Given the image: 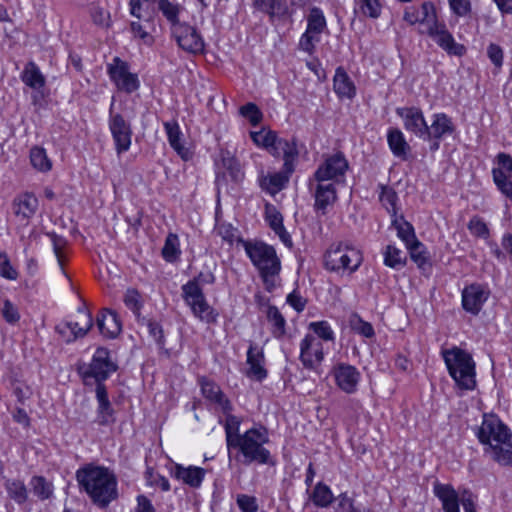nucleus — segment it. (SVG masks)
<instances>
[{
	"label": "nucleus",
	"mask_w": 512,
	"mask_h": 512,
	"mask_svg": "<svg viewBox=\"0 0 512 512\" xmlns=\"http://www.w3.org/2000/svg\"><path fill=\"white\" fill-rule=\"evenodd\" d=\"M484 453L501 466L512 467V432L495 414H484L476 430Z\"/></svg>",
	"instance_id": "nucleus-1"
},
{
	"label": "nucleus",
	"mask_w": 512,
	"mask_h": 512,
	"mask_svg": "<svg viewBox=\"0 0 512 512\" xmlns=\"http://www.w3.org/2000/svg\"><path fill=\"white\" fill-rule=\"evenodd\" d=\"M76 479L79 487L100 508L107 507L118 496L117 479L106 467L87 464L76 471Z\"/></svg>",
	"instance_id": "nucleus-2"
},
{
	"label": "nucleus",
	"mask_w": 512,
	"mask_h": 512,
	"mask_svg": "<svg viewBox=\"0 0 512 512\" xmlns=\"http://www.w3.org/2000/svg\"><path fill=\"white\" fill-rule=\"evenodd\" d=\"M269 442L268 431L265 427L251 428L238 437L231 446L237 451L235 459L244 464L275 465L268 449L264 447Z\"/></svg>",
	"instance_id": "nucleus-3"
},
{
	"label": "nucleus",
	"mask_w": 512,
	"mask_h": 512,
	"mask_svg": "<svg viewBox=\"0 0 512 512\" xmlns=\"http://www.w3.org/2000/svg\"><path fill=\"white\" fill-rule=\"evenodd\" d=\"M442 356L456 385L464 390H473L476 387V365L471 354L454 346L443 350Z\"/></svg>",
	"instance_id": "nucleus-4"
},
{
	"label": "nucleus",
	"mask_w": 512,
	"mask_h": 512,
	"mask_svg": "<svg viewBox=\"0 0 512 512\" xmlns=\"http://www.w3.org/2000/svg\"><path fill=\"white\" fill-rule=\"evenodd\" d=\"M361 252L347 242L332 243L323 257L324 268L338 275H351L362 264Z\"/></svg>",
	"instance_id": "nucleus-5"
},
{
	"label": "nucleus",
	"mask_w": 512,
	"mask_h": 512,
	"mask_svg": "<svg viewBox=\"0 0 512 512\" xmlns=\"http://www.w3.org/2000/svg\"><path fill=\"white\" fill-rule=\"evenodd\" d=\"M244 250L252 264L258 269L264 283L268 286L270 279L278 275L281 262L274 247L261 241H244Z\"/></svg>",
	"instance_id": "nucleus-6"
},
{
	"label": "nucleus",
	"mask_w": 512,
	"mask_h": 512,
	"mask_svg": "<svg viewBox=\"0 0 512 512\" xmlns=\"http://www.w3.org/2000/svg\"><path fill=\"white\" fill-rule=\"evenodd\" d=\"M251 138L256 145L267 149L274 157H282L283 161H285V168L289 172H294L295 162L299 155L294 139L279 138L275 132L264 129L251 132Z\"/></svg>",
	"instance_id": "nucleus-7"
},
{
	"label": "nucleus",
	"mask_w": 512,
	"mask_h": 512,
	"mask_svg": "<svg viewBox=\"0 0 512 512\" xmlns=\"http://www.w3.org/2000/svg\"><path fill=\"white\" fill-rule=\"evenodd\" d=\"M433 492L440 500L443 512H460V503L465 512H477L474 496L469 490H464L459 496L452 485L435 482Z\"/></svg>",
	"instance_id": "nucleus-8"
},
{
	"label": "nucleus",
	"mask_w": 512,
	"mask_h": 512,
	"mask_svg": "<svg viewBox=\"0 0 512 512\" xmlns=\"http://www.w3.org/2000/svg\"><path fill=\"white\" fill-rule=\"evenodd\" d=\"M182 297L193 315L207 324L217 322L218 312L209 305L201 287L194 284L182 286Z\"/></svg>",
	"instance_id": "nucleus-9"
},
{
	"label": "nucleus",
	"mask_w": 512,
	"mask_h": 512,
	"mask_svg": "<svg viewBox=\"0 0 512 512\" xmlns=\"http://www.w3.org/2000/svg\"><path fill=\"white\" fill-rule=\"evenodd\" d=\"M117 365L110 359V352L104 347L96 349L91 363L87 368L81 371L85 384H89L90 379H94L97 385H104V381L117 370Z\"/></svg>",
	"instance_id": "nucleus-10"
},
{
	"label": "nucleus",
	"mask_w": 512,
	"mask_h": 512,
	"mask_svg": "<svg viewBox=\"0 0 512 512\" xmlns=\"http://www.w3.org/2000/svg\"><path fill=\"white\" fill-rule=\"evenodd\" d=\"M349 164L344 154L337 152L325 158L311 177L319 181L340 183L344 181Z\"/></svg>",
	"instance_id": "nucleus-11"
},
{
	"label": "nucleus",
	"mask_w": 512,
	"mask_h": 512,
	"mask_svg": "<svg viewBox=\"0 0 512 512\" xmlns=\"http://www.w3.org/2000/svg\"><path fill=\"white\" fill-rule=\"evenodd\" d=\"M114 102L115 100L112 98L109 108L108 125L115 144V150L120 155L128 151L131 146L132 128L131 124L125 120L122 114L113 112Z\"/></svg>",
	"instance_id": "nucleus-12"
},
{
	"label": "nucleus",
	"mask_w": 512,
	"mask_h": 512,
	"mask_svg": "<svg viewBox=\"0 0 512 512\" xmlns=\"http://www.w3.org/2000/svg\"><path fill=\"white\" fill-rule=\"evenodd\" d=\"M308 188L314 197V210L325 215L329 207L337 201V189L334 182L319 181L313 177L308 179Z\"/></svg>",
	"instance_id": "nucleus-13"
},
{
	"label": "nucleus",
	"mask_w": 512,
	"mask_h": 512,
	"mask_svg": "<svg viewBox=\"0 0 512 512\" xmlns=\"http://www.w3.org/2000/svg\"><path fill=\"white\" fill-rule=\"evenodd\" d=\"M171 35L184 51L191 54L204 52L205 42L196 27L183 22L171 30Z\"/></svg>",
	"instance_id": "nucleus-14"
},
{
	"label": "nucleus",
	"mask_w": 512,
	"mask_h": 512,
	"mask_svg": "<svg viewBox=\"0 0 512 512\" xmlns=\"http://www.w3.org/2000/svg\"><path fill=\"white\" fill-rule=\"evenodd\" d=\"M92 325L91 313L87 308L80 307L77 311V320L63 322L56 327V330L65 338L66 342H72L77 338L84 337Z\"/></svg>",
	"instance_id": "nucleus-15"
},
{
	"label": "nucleus",
	"mask_w": 512,
	"mask_h": 512,
	"mask_svg": "<svg viewBox=\"0 0 512 512\" xmlns=\"http://www.w3.org/2000/svg\"><path fill=\"white\" fill-rule=\"evenodd\" d=\"M107 72L119 90L129 94L138 90L140 82L137 74L129 72L128 64L120 58H114L113 63L108 65Z\"/></svg>",
	"instance_id": "nucleus-16"
},
{
	"label": "nucleus",
	"mask_w": 512,
	"mask_h": 512,
	"mask_svg": "<svg viewBox=\"0 0 512 512\" xmlns=\"http://www.w3.org/2000/svg\"><path fill=\"white\" fill-rule=\"evenodd\" d=\"M498 167L492 169V177L499 191L512 200V157L506 153L496 156Z\"/></svg>",
	"instance_id": "nucleus-17"
},
{
	"label": "nucleus",
	"mask_w": 512,
	"mask_h": 512,
	"mask_svg": "<svg viewBox=\"0 0 512 512\" xmlns=\"http://www.w3.org/2000/svg\"><path fill=\"white\" fill-rule=\"evenodd\" d=\"M461 296L463 309L466 312L476 316L479 314L483 305L488 300L490 296V290L485 285L472 283L462 290Z\"/></svg>",
	"instance_id": "nucleus-18"
},
{
	"label": "nucleus",
	"mask_w": 512,
	"mask_h": 512,
	"mask_svg": "<svg viewBox=\"0 0 512 512\" xmlns=\"http://www.w3.org/2000/svg\"><path fill=\"white\" fill-rule=\"evenodd\" d=\"M421 33L429 35L439 47L450 55L462 56L465 53V47L454 40L452 34L448 31L445 23L439 22L429 30H420Z\"/></svg>",
	"instance_id": "nucleus-19"
},
{
	"label": "nucleus",
	"mask_w": 512,
	"mask_h": 512,
	"mask_svg": "<svg viewBox=\"0 0 512 512\" xmlns=\"http://www.w3.org/2000/svg\"><path fill=\"white\" fill-rule=\"evenodd\" d=\"M38 208V198L32 192H22L16 195L11 204L12 213L24 225L29 224Z\"/></svg>",
	"instance_id": "nucleus-20"
},
{
	"label": "nucleus",
	"mask_w": 512,
	"mask_h": 512,
	"mask_svg": "<svg viewBox=\"0 0 512 512\" xmlns=\"http://www.w3.org/2000/svg\"><path fill=\"white\" fill-rule=\"evenodd\" d=\"M332 375L339 389L347 394H353L361 378V374L355 366L346 363H338L332 369Z\"/></svg>",
	"instance_id": "nucleus-21"
},
{
	"label": "nucleus",
	"mask_w": 512,
	"mask_h": 512,
	"mask_svg": "<svg viewBox=\"0 0 512 512\" xmlns=\"http://www.w3.org/2000/svg\"><path fill=\"white\" fill-rule=\"evenodd\" d=\"M324 359L323 344L314 335L307 334L300 343V361L307 369H314Z\"/></svg>",
	"instance_id": "nucleus-22"
},
{
	"label": "nucleus",
	"mask_w": 512,
	"mask_h": 512,
	"mask_svg": "<svg viewBox=\"0 0 512 512\" xmlns=\"http://www.w3.org/2000/svg\"><path fill=\"white\" fill-rule=\"evenodd\" d=\"M396 114L403 120L404 128L415 136L424 140L427 123L423 112L418 107H400Z\"/></svg>",
	"instance_id": "nucleus-23"
},
{
	"label": "nucleus",
	"mask_w": 512,
	"mask_h": 512,
	"mask_svg": "<svg viewBox=\"0 0 512 512\" xmlns=\"http://www.w3.org/2000/svg\"><path fill=\"white\" fill-rule=\"evenodd\" d=\"M199 384L203 397L213 404L216 410L221 411L223 414H227L232 410L230 400L222 392L218 384L205 377L199 379Z\"/></svg>",
	"instance_id": "nucleus-24"
},
{
	"label": "nucleus",
	"mask_w": 512,
	"mask_h": 512,
	"mask_svg": "<svg viewBox=\"0 0 512 512\" xmlns=\"http://www.w3.org/2000/svg\"><path fill=\"white\" fill-rule=\"evenodd\" d=\"M246 363L248 369L245 375L248 378L261 382L267 377L268 372L264 367L265 357L263 350L253 343L248 348Z\"/></svg>",
	"instance_id": "nucleus-25"
},
{
	"label": "nucleus",
	"mask_w": 512,
	"mask_h": 512,
	"mask_svg": "<svg viewBox=\"0 0 512 512\" xmlns=\"http://www.w3.org/2000/svg\"><path fill=\"white\" fill-rule=\"evenodd\" d=\"M170 474L173 478L181 481L183 484L197 489L201 486L206 471L198 466H183L182 464H174L170 469Z\"/></svg>",
	"instance_id": "nucleus-26"
},
{
	"label": "nucleus",
	"mask_w": 512,
	"mask_h": 512,
	"mask_svg": "<svg viewBox=\"0 0 512 512\" xmlns=\"http://www.w3.org/2000/svg\"><path fill=\"white\" fill-rule=\"evenodd\" d=\"M455 132L452 119L445 113L432 115L431 124L427 125L424 140H442Z\"/></svg>",
	"instance_id": "nucleus-27"
},
{
	"label": "nucleus",
	"mask_w": 512,
	"mask_h": 512,
	"mask_svg": "<svg viewBox=\"0 0 512 512\" xmlns=\"http://www.w3.org/2000/svg\"><path fill=\"white\" fill-rule=\"evenodd\" d=\"M96 399L98 402L97 416L95 422L99 425L106 426L114 423V410L108 398L105 385H97L95 389Z\"/></svg>",
	"instance_id": "nucleus-28"
},
{
	"label": "nucleus",
	"mask_w": 512,
	"mask_h": 512,
	"mask_svg": "<svg viewBox=\"0 0 512 512\" xmlns=\"http://www.w3.org/2000/svg\"><path fill=\"white\" fill-rule=\"evenodd\" d=\"M252 6L255 10L267 14L272 23L289 15V7L283 0H252Z\"/></svg>",
	"instance_id": "nucleus-29"
},
{
	"label": "nucleus",
	"mask_w": 512,
	"mask_h": 512,
	"mask_svg": "<svg viewBox=\"0 0 512 512\" xmlns=\"http://www.w3.org/2000/svg\"><path fill=\"white\" fill-rule=\"evenodd\" d=\"M99 332L106 338H115L121 331V324L115 312L103 309L96 318Z\"/></svg>",
	"instance_id": "nucleus-30"
},
{
	"label": "nucleus",
	"mask_w": 512,
	"mask_h": 512,
	"mask_svg": "<svg viewBox=\"0 0 512 512\" xmlns=\"http://www.w3.org/2000/svg\"><path fill=\"white\" fill-rule=\"evenodd\" d=\"M292 173L285 168L284 162L282 171L261 177L260 186L269 194L275 195L285 188Z\"/></svg>",
	"instance_id": "nucleus-31"
},
{
	"label": "nucleus",
	"mask_w": 512,
	"mask_h": 512,
	"mask_svg": "<svg viewBox=\"0 0 512 512\" xmlns=\"http://www.w3.org/2000/svg\"><path fill=\"white\" fill-rule=\"evenodd\" d=\"M164 128L170 146L183 160H188L191 157V153L182 143L183 134L180 130L179 124L176 121L165 122Z\"/></svg>",
	"instance_id": "nucleus-32"
},
{
	"label": "nucleus",
	"mask_w": 512,
	"mask_h": 512,
	"mask_svg": "<svg viewBox=\"0 0 512 512\" xmlns=\"http://www.w3.org/2000/svg\"><path fill=\"white\" fill-rule=\"evenodd\" d=\"M333 88L340 98L352 99L356 95V87L343 67H338L333 78Z\"/></svg>",
	"instance_id": "nucleus-33"
},
{
	"label": "nucleus",
	"mask_w": 512,
	"mask_h": 512,
	"mask_svg": "<svg viewBox=\"0 0 512 512\" xmlns=\"http://www.w3.org/2000/svg\"><path fill=\"white\" fill-rule=\"evenodd\" d=\"M266 220L270 228L277 234L280 240L287 246H292V239L290 234L286 231L283 225V217L279 211L273 206L266 208Z\"/></svg>",
	"instance_id": "nucleus-34"
},
{
	"label": "nucleus",
	"mask_w": 512,
	"mask_h": 512,
	"mask_svg": "<svg viewBox=\"0 0 512 512\" xmlns=\"http://www.w3.org/2000/svg\"><path fill=\"white\" fill-rule=\"evenodd\" d=\"M158 10L170 24V31L180 25V15L184 11V7L172 0H157Z\"/></svg>",
	"instance_id": "nucleus-35"
},
{
	"label": "nucleus",
	"mask_w": 512,
	"mask_h": 512,
	"mask_svg": "<svg viewBox=\"0 0 512 512\" xmlns=\"http://www.w3.org/2000/svg\"><path fill=\"white\" fill-rule=\"evenodd\" d=\"M387 142L392 153L399 158L405 159L410 147L405 140L401 130L398 128H391L387 133Z\"/></svg>",
	"instance_id": "nucleus-36"
},
{
	"label": "nucleus",
	"mask_w": 512,
	"mask_h": 512,
	"mask_svg": "<svg viewBox=\"0 0 512 512\" xmlns=\"http://www.w3.org/2000/svg\"><path fill=\"white\" fill-rule=\"evenodd\" d=\"M22 81L32 89L39 90L45 86L46 80L34 62H28L21 74Z\"/></svg>",
	"instance_id": "nucleus-37"
},
{
	"label": "nucleus",
	"mask_w": 512,
	"mask_h": 512,
	"mask_svg": "<svg viewBox=\"0 0 512 512\" xmlns=\"http://www.w3.org/2000/svg\"><path fill=\"white\" fill-rule=\"evenodd\" d=\"M266 318L272 326L271 333L273 337L283 338L286 334V319L280 310L274 305H269L266 310Z\"/></svg>",
	"instance_id": "nucleus-38"
},
{
	"label": "nucleus",
	"mask_w": 512,
	"mask_h": 512,
	"mask_svg": "<svg viewBox=\"0 0 512 512\" xmlns=\"http://www.w3.org/2000/svg\"><path fill=\"white\" fill-rule=\"evenodd\" d=\"M383 261L384 265L395 269L400 270L402 269L406 263H407V256L406 254L396 247L395 245L389 244L383 249Z\"/></svg>",
	"instance_id": "nucleus-39"
},
{
	"label": "nucleus",
	"mask_w": 512,
	"mask_h": 512,
	"mask_svg": "<svg viewBox=\"0 0 512 512\" xmlns=\"http://www.w3.org/2000/svg\"><path fill=\"white\" fill-rule=\"evenodd\" d=\"M409 251L411 260L416 263L420 269H426L430 267V254L425 245L419 240H415L410 245L406 246Z\"/></svg>",
	"instance_id": "nucleus-40"
},
{
	"label": "nucleus",
	"mask_w": 512,
	"mask_h": 512,
	"mask_svg": "<svg viewBox=\"0 0 512 512\" xmlns=\"http://www.w3.org/2000/svg\"><path fill=\"white\" fill-rule=\"evenodd\" d=\"M392 225L397 231V236L405 243L406 246L418 240L415 235L413 226L404 219L402 215L392 217Z\"/></svg>",
	"instance_id": "nucleus-41"
},
{
	"label": "nucleus",
	"mask_w": 512,
	"mask_h": 512,
	"mask_svg": "<svg viewBox=\"0 0 512 512\" xmlns=\"http://www.w3.org/2000/svg\"><path fill=\"white\" fill-rule=\"evenodd\" d=\"M326 28V19L322 10L318 7H313L307 17V28L306 32H309L317 37Z\"/></svg>",
	"instance_id": "nucleus-42"
},
{
	"label": "nucleus",
	"mask_w": 512,
	"mask_h": 512,
	"mask_svg": "<svg viewBox=\"0 0 512 512\" xmlns=\"http://www.w3.org/2000/svg\"><path fill=\"white\" fill-rule=\"evenodd\" d=\"M313 504L320 508L328 507L334 500L331 489L326 484L319 482L313 488L310 496Z\"/></svg>",
	"instance_id": "nucleus-43"
},
{
	"label": "nucleus",
	"mask_w": 512,
	"mask_h": 512,
	"mask_svg": "<svg viewBox=\"0 0 512 512\" xmlns=\"http://www.w3.org/2000/svg\"><path fill=\"white\" fill-rule=\"evenodd\" d=\"M418 10V23L423 27L422 30H429L439 23L436 15L435 6L431 2H424Z\"/></svg>",
	"instance_id": "nucleus-44"
},
{
	"label": "nucleus",
	"mask_w": 512,
	"mask_h": 512,
	"mask_svg": "<svg viewBox=\"0 0 512 512\" xmlns=\"http://www.w3.org/2000/svg\"><path fill=\"white\" fill-rule=\"evenodd\" d=\"M162 257L167 262H175L179 259L181 250L178 235L175 233H169L165 239L164 246L162 248Z\"/></svg>",
	"instance_id": "nucleus-45"
},
{
	"label": "nucleus",
	"mask_w": 512,
	"mask_h": 512,
	"mask_svg": "<svg viewBox=\"0 0 512 512\" xmlns=\"http://www.w3.org/2000/svg\"><path fill=\"white\" fill-rule=\"evenodd\" d=\"M225 415H226V420H225V424H224V429H225L227 448L230 451L231 446L235 442V440L238 437H242V433H239V428H240L241 422L238 417L231 415L230 412H228Z\"/></svg>",
	"instance_id": "nucleus-46"
},
{
	"label": "nucleus",
	"mask_w": 512,
	"mask_h": 512,
	"mask_svg": "<svg viewBox=\"0 0 512 512\" xmlns=\"http://www.w3.org/2000/svg\"><path fill=\"white\" fill-rule=\"evenodd\" d=\"M30 486L34 495L40 500L49 499L53 494V484L43 476H33L30 480Z\"/></svg>",
	"instance_id": "nucleus-47"
},
{
	"label": "nucleus",
	"mask_w": 512,
	"mask_h": 512,
	"mask_svg": "<svg viewBox=\"0 0 512 512\" xmlns=\"http://www.w3.org/2000/svg\"><path fill=\"white\" fill-rule=\"evenodd\" d=\"M30 162L35 169L41 172H48L52 168V163L48 158L45 149L38 146L31 148Z\"/></svg>",
	"instance_id": "nucleus-48"
},
{
	"label": "nucleus",
	"mask_w": 512,
	"mask_h": 512,
	"mask_svg": "<svg viewBox=\"0 0 512 512\" xmlns=\"http://www.w3.org/2000/svg\"><path fill=\"white\" fill-rule=\"evenodd\" d=\"M381 192L379 195V200L382 205L385 207L387 212L391 214L392 217L397 216V200L398 196L395 190L391 187L381 185Z\"/></svg>",
	"instance_id": "nucleus-49"
},
{
	"label": "nucleus",
	"mask_w": 512,
	"mask_h": 512,
	"mask_svg": "<svg viewBox=\"0 0 512 512\" xmlns=\"http://www.w3.org/2000/svg\"><path fill=\"white\" fill-rule=\"evenodd\" d=\"M6 490L11 499L18 504H23L28 498V492L25 484L20 480H8Z\"/></svg>",
	"instance_id": "nucleus-50"
},
{
	"label": "nucleus",
	"mask_w": 512,
	"mask_h": 512,
	"mask_svg": "<svg viewBox=\"0 0 512 512\" xmlns=\"http://www.w3.org/2000/svg\"><path fill=\"white\" fill-rule=\"evenodd\" d=\"M93 23L101 28H109L111 25L110 12L100 6H94L90 10Z\"/></svg>",
	"instance_id": "nucleus-51"
},
{
	"label": "nucleus",
	"mask_w": 512,
	"mask_h": 512,
	"mask_svg": "<svg viewBox=\"0 0 512 512\" xmlns=\"http://www.w3.org/2000/svg\"><path fill=\"white\" fill-rule=\"evenodd\" d=\"M309 329L325 341L334 340V332L327 321L311 322L309 324Z\"/></svg>",
	"instance_id": "nucleus-52"
},
{
	"label": "nucleus",
	"mask_w": 512,
	"mask_h": 512,
	"mask_svg": "<svg viewBox=\"0 0 512 512\" xmlns=\"http://www.w3.org/2000/svg\"><path fill=\"white\" fill-rule=\"evenodd\" d=\"M123 301L126 307L129 308L134 314H139L143 304L141 295L136 289H128L125 292Z\"/></svg>",
	"instance_id": "nucleus-53"
},
{
	"label": "nucleus",
	"mask_w": 512,
	"mask_h": 512,
	"mask_svg": "<svg viewBox=\"0 0 512 512\" xmlns=\"http://www.w3.org/2000/svg\"><path fill=\"white\" fill-rule=\"evenodd\" d=\"M239 112L243 117L247 118L253 126L259 124L262 120V113L254 103L249 102L241 106Z\"/></svg>",
	"instance_id": "nucleus-54"
},
{
	"label": "nucleus",
	"mask_w": 512,
	"mask_h": 512,
	"mask_svg": "<svg viewBox=\"0 0 512 512\" xmlns=\"http://www.w3.org/2000/svg\"><path fill=\"white\" fill-rule=\"evenodd\" d=\"M237 505L242 512H257L258 503L254 496L239 494L236 499Z\"/></svg>",
	"instance_id": "nucleus-55"
},
{
	"label": "nucleus",
	"mask_w": 512,
	"mask_h": 512,
	"mask_svg": "<svg viewBox=\"0 0 512 512\" xmlns=\"http://www.w3.org/2000/svg\"><path fill=\"white\" fill-rule=\"evenodd\" d=\"M2 316L9 324H16L20 320L18 308L8 299L3 302Z\"/></svg>",
	"instance_id": "nucleus-56"
},
{
	"label": "nucleus",
	"mask_w": 512,
	"mask_h": 512,
	"mask_svg": "<svg viewBox=\"0 0 512 512\" xmlns=\"http://www.w3.org/2000/svg\"><path fill=\"white\" fill-rule=\"evenodd\" d=\"M361 12L368 17L378 18L381 14V5L379 0H361Z\"/></svg>",
	"instance_id": "nucleus-57"
},
{
	"label": "nucleus",
	"mask_w": 512,
	"mask_h": 512,
	"mask_svg": "<svg viewBox=\"0 0 512 512\" xmlns=\"http://www.w3.org/2000/svg\"><path fill=\"white\" fill-rule=\"evenodd\" d=\"M0 276L8 280H16L18 277V272L4 253H0Z\"/></svg>",
	"instance_id": "nucleus-58"
},
{
	"label": "nucleus",
	"mask_w": 512,
	"mask_h": 512,
	"mask_svg": "<svg viewBox=\"0 0 512 512\" xmlns=\"http://www.w3.org/2000/svg\"><path fill=\"white\" fill-rule=\"evenodd\" d=\"M157 0H130V13L132 16L142 19L144 18L143 12L149 9L150 4L155 3Z\"/></svg>",
	"instance_id": "nucleus-59"
},
{
	"label": "nucleus",
	"mask_w": 512,
	"mask_h": 512,
	"mask_svg": "<svg viewBox=\"0 0 512 512\" xmlns=\"http://www.w3.org/2000/svg\"><path fill=\"white\" fill-rule=\"evenodd\" d=\"M448 3L451 11L459 17L466 16L471 11L469 0H448Z\"/></svg>",
	"instance_id": "nucleus-60"
},
{
	"label": "nucleus",
	"mask_w": 512,
	"mask_h": 512,
	"mask_svg": "<svg viewBox=\"0 0 512 512\" xmlns=\"http://www.w3.org/2000/svg\"><path fill=\"white\" fill-rule=\"evenodd\" d=\"M215 275L211 270L200 271L197 276L188 281L185 285L194 284L196 287H201L204 284H213L215 282Z\"/></svg>",
	"instance_id": "nucleus-61"
},
{
	"label": "nucleus",
	"mask_w": 512,
	"mask_h": 512,
	"mask_svg": "<svg viewBox=\"0 0 512 512\" xmlns=\"http://www.w3.org/2000/svg\"><path fill=\"white\" fill-rule=\"evenodd\" d=\"M320 37H317L309 32H304L299 41V48L309 54H312L315 49V42H318Z\"/></svg>",
	"instance_id": "nucleus-62"
},
{
	"label": "nucleus",
	"mask_w": 512,
	"mask_h": 512,
	"mask_svg": "<svg viewBox=\"0 0 512 512\" xmlns=\"http://www.w3.org/2000/svg\"><path fill=\"white\" fill-rule=\"evenodd\" d=\"M470 232L478 237H486L489 234L487 225L479 218L473 217L468 224Z\"/></svg>",
	"instance_id": "nucleus-63"
},
{
	"label": "nucleus",
	"mask_w": 512,
	"mask_h": 512,
	"mask_svg": "<svg viewBox=\"0 0 512 512\" xmlns=\"http://www.w3.org/2000/svg\"><path fill=\"white\" fill-rule=\"evenodd\" d=\"M487 55L496 67L503 65V50L499 45L491 43L487 48Z\"/></svg>",
	"instance_id": "nucleus-64"
}]
</instances>
